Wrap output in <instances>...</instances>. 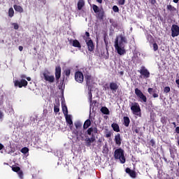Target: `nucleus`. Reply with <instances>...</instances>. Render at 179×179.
<instances>
[{"mask_svg":"<svg viewBox=\"0 0 179 179\" xmlns=\"http://www.w3.org/2000/svg\"><path fill=\"white\" fill-rule=\"evenodd\" d=\"M152 96H153L155 99H156V98L159 97V94H156V93H154V94H152Z\"/></svg>","mask_w":179,"mask_h":179,"instance_id":"obj_45","label":"nucleus"},{"mask_svg":"<svg viewBox=\"0 0 179 179\" xmlns=\"http://www.w3.org/2000/svg\"><path fill=\"white\" fill-rule=\"evenodd\" d=\"M101 17H103V13H101Z\"/></svg>","mask_w":179,"mask_h":179,"instance_id":"obj_57","label":"nucleus"},{"mask_svg":"<svg viewBox=\"0 0 179 179\" xmlns=\"http://www.w3.org/2000/svg\"><path fill=\"white\" fill-rule=\"evenodd\" d=\"M15 86H18V87H25L27 85V81L24 79H22L20 81L19 80H15L14 81Z\"/></svg>","mask_w":179,"mask_h":179,"instance_id":"obj_10","label":"nucleus"},{"mask_svg":"<svg viewBox=\"0 0 179 179\" xmlns=\"http://www.w3.org/2000/svg\"><path fill=\"white\" fill-rule=\"evenodd\" d=\"M94 141H96V138H94V136L87 138L86 143H87V146H90V145H92V143H93V142H94Z\"/></svg>","mask_w":179,"mask_h":179,"instance_id":"obj_19","label":"nucleus"},{"mask_svg":"<svg viewBox=\"0 0 179 179\" xmlns=\"http://www.w3.org/2000/svg\"><path fill=\"white\" fill-rule=\"evenodd\" d=\"M121 135L120 134H117V135L115 136V142L117 146L121 145Z\"/></svg>","mask_w":179,"mask_h":179,"instance_id":"obj_15","label":"nucleus"},{"mask_svg":"<svg viewBox=\"0 0 179 179\" xmlns=\"http://www.w3.org/2000/svg\"><path fill=\"white\" fill-rule=\"evenodd\" d=\"M85 80L87 82V86H90V85L93 83V78H92V76H85Z\"/></svg>","mask_w":179,"mask_h":179,"instance_id":"obj_17","label":"nucleus"},{"mask_svg":"<svg viewBox=\"0 0 179 179\" xmlns=\"http://www.w3.org/2000/svg\"><path fill=\"white\" fill-rule=\"evenodd\" d=\"M150 3H152V5H155V3H156V0H149Z\"/></svg>","mask_w":179,"mask_h":179,"instance_id":"obj_44","label":"nucleus"},{"mask_svg":"<svg viewBox=\"0 0 179 179\" xmlns=\"http://www.w3.org/2000/svg\"><path fill=\"white\" fill-rule=\"evenodd\" d=\"M64 117H65L66 121L67 124H69L70 128H72V127L73 126V122L72 121V116L71 115H66Z\"/></svg>","mask_w":179,"mask_h":179,"instance_id":"obj_11","label":"nucleus"},{"mask_svg":"<svg viewBox=\"0 0 179 179\" xmlns=\"http://www.w3.org/2000/svg\"><path fill=\"white\" fill-rule=\"evenodd\" d=\"M13 15H15V10H13V8H10L8 10V16L10 17H13Z\"/></svg>","mask_w":179,"mask_h":179,"instance_id":"obj_28","label":"nucleus"},{"mask_svg":"<svg viewBox=\"0 0 179 179\" xmlns=\"http://www.w3.org/2000/svg\"><path fill=\"white\" fill-rule=\"evenodd\" d=\"M114 157L115 159L120 160L122 164L125 163V155H124V150L121 148L116 149L114 152Z\"/></svg>","mask_w":179,"mask_h":179,"instance_id":"obj_2","label":"nucleus"},{"mask_svg":"<svg viewBox=\"0 0 179 179\" xmlns=\"http://www.w3.org/2000/svg\"><path fill=\"white\" fill-rule=\"evenodd\" d=\"M126 173L127 174H129L130 177H131V178H136V172H135V171H132L131 170V169L127 168L126 169Z\"/></svg>","mask_w":179,"mask_h":179,"instance_id":"obj_13","label":"nucleus"},{"mask_svg":"<svg viewBox=\"0 0 179 179\" xmlns=\"http://www.w3.org/2000/svg\"><path fill=\"white\" fill-rule=\"evenodd\" d=\"M129 122H131L129 117H124V124L126 127H129Z\"/></svg>","mask_w":179,"mask_h":179,"instance_id":"obj_27","label":"nucleus"},{"mask_svg":"<svg viewBox=\"0 0 179 179\" xmlns=\"http://www.w3.org/2000/svg\"><path fill=\"white\" fill-rule=\"evenodd\" d=\"M112 135H113V132L110 131L108 129H106V138H111Z\"/></svg>","mask_w":179,"mask_h":179,"instance_id":"obj_31","label":"nucleus"},{"mask_svg":"<svg viewBox=\"0 0 179 179\" xmlns=\"http://www.w3.org/2000/svg\"><path fill=\"white\" fill-rule=\"evenodd\" d=\"M3 149V145L0 143V150H2Z\"/></svg>","mask_w":179,"mask_h":179,"instance_id":"obj_51","label":"nucleus"},{"mask_svg":"<svg viewBox=\"0 0 179 179\" xmlns=\"http://www.w3.org/2000/svg\"><path fill=\"white\" fill-rule=\"evenodd\" d=\"M83 6H85V1L79 0L78 3V10H80L83 8Z\"/></svg>","mask_w":179,"mask_h":179,"instance_id":"obj_21","label":"nucleus"},{"mask_svg":"<svg viewBox=\"0 0 179 179\" xmlns=\"http://www.w3.org/2000/svg\"><path fill=\"white\" fill-rule=\"evenodd\" d=\"M80 126H81L80 123H79V122L75 123V127L77 129H78V128H80Z\"/></svg>","mask_w":179,"mask_h":179,"instance_id":"obj_42","label":"nucleus"},{"mask_svg":"<svg viewBox=\"0 0 179 179\" xmlns=\"http://www.w3.org/2000/svg\"><path fill=\"white\" fill-rule=\"evenodd\" d=\"M173 124L176 126V122H173Z\"/></svg>","mask_w":179,"mask_h":179,"instance_id":"obj_59","label":"nucleus"},{"mask_svg":"<svg viewBox=\"0 0 179 179\" xmlns=\"http://www.w3.org/2000/svg\"><path fill=\"white\" fill-rule=\"evenodd\" d=\"M18 50H20V51H23V47L19 46Z\"/></svg>","mask_w":179,"mask_h":179,"instance_id":"obj_50","label":"nucleus"},{"mask_svg":"<svg viewBox=\"0 0 179 179\" xmlns=\"http://www.w3.org/2000/svg\"><path fill=\"white\" fill-rule=\"evenodd\" d=\"M170 90V87H165L164 89V93H169Z\"/></svg>","mask_w":179,"mask_h":179,"instance_id":"obj_37","label":"nucleus"},{"mask_svg":"<svg viewBox=\"0 0 179 179\" xmlns=\"http://www.w3.org/2000/svg\"><path fill=\"white\" fill-rule=\"evenodd\" d=\"M54 111L55 113H59V105H55Z\"/></svg>","mask_w":179,"mask_h":179,"instance_id":"obj_34","label":"nucleus"},{"mask_svg":"<svg viewBox=\"0 0 179 179\" xmlns=\"http://www.w3.org/2000/svg\"><path fill=\"white\" fill-rule=\"evenodd\" d=\"M113 12L118 13V12H120V8H118V6H114L113 7Z\"/></svg>","mask_w":179,"mask_h":179,"instance_id":"obj_35","label":"nucleus"},{"mask_svg":"<svg viewBox=\"0 0 179 179\" xmlns=\"http://www.w3.org/2000/svg\"><path fill=\"white\" fill-rule=\"evenodd\" d=\"M55 78H56L57 80H58V79H59V78H61V67L60 66H57L55 69Z\"/></svg>","mask_w":179,"mask_h":179,"instance_id":"obj_16","label":"nucleus"},{"mask_svg":"<svg viewBox=\"0 0 179 179\" xmlns=\"http://www.w3.org/2000/svg\"><path fill=\"white\" fill-rule=\"evenodd\" d=\"M27 80L29 82H30V80H31V78L30 77H27Z\"/></svg>","mask_w":179,"mask_h":179,"instance_id":"obj_54","label":"nucleus"},{"mask_svg":"<svg viewBox=\"0 0 179 179\" xmlns=\"http://www.w3.org/2000/svg\"><path fill=\"white\" fill-rule=\"evenodd\" d=\"M17 174L20 178L23 179V171H22V170L17 172Z\"/></svg>","mask_w":179,"mask_h":179,"instance_id":"obj_36","label":"nucleus"},{"mask_svg":"<svg viewBox=\"0 0 179 179\" xmlns=\"http://www.w3.org/2000/svg\"><path fill=\"white\" fill-rule=\"evenodd\" d=\"M176 132L177 134H179V127H177L176 128Z\"/></svg>","mask_w":179,"mask_h":179,"instance_id":"obj_48","label":"nucleus"},{"mask_svg":"<svg viewBox=\"0 0 179 179\" xmlns=\"http://www.w3.org/2000/svg\"><path fill=\"white\" fill-rule=\"evenodd\" d=\"M43 76L45 80H46V82H49L50 83H52L55 79L54 76H51V73L48 71H45L43 73Z\"/></svg>","mask_w":179,"mask_h":179,"instance_id":"obj_4","label":"nucleus"},{"mask_svg":"<svg viewBox=\"0 0 179 179\" xmlns=\"http://www.w3.org/2000/svg\"><path fill=\"white\" fill-rule=\"evenodd\" d=\"M96 1L99 3H101L103 2V0H96Z\"/></svg>","mask_w":179,"mask_h":179,"instance_id":"obj_52","label":"nucleus"},{"mask_svg":"<svg viewBox=\"0 0 179 179\" xmlns=\"http://www.w3.org/2000/svg\"><path fill=\"white\" fill-rule=\"evenodd\" d=\"M178 1H179V0H173V2H174L175 3H178Z\"/></svg>","mask_w":179,"mask_h":179,"instance_id":"obj_55","label":"nucleus"},{"mask_svg":"<svg viewBox=\"0 0 179 179\" xmlns=\"http://www.w3.org/2000/svg\"><path fill=\"white\" fill-rule=\"evenodd\" d=\"M107 45H108V41H106V47H107Z\"/></svg>","mask_w":179,"mask_h":179,"instance_id":"obj_58","label":"nucleus"},{"mask_svg":"<svg viewBox=\"0 0 179 179\" xmlns=\"http://www.w3.org/2000/svg\"><path fill=\"white\" fill-rule=\"evenodd\" d=\"M92 9L95 13H99V6H97L96 5H93Z\"/></svg>","mask_w":179,"mask_h":179,"instance_id":"obj_30","label":"nucleus"},{"mask_svg":"<svg viewBox=\"0 0 179 179\" xmlns=\"http://www.w3.org/2000/svg\"><path fill=\"white\" fill-rule=\"evenodd\" d=\"M97 129L96 127H90L87 129V132L88 135H92V136H94L96 134H97Z\"/></svg>","mask_w":179,"mask_h":179,"instance_id":"obj_12","label":"nucleus"},{"mask_svg":"<svg viewBox=\"0 0 179 179\" xmlns=\"http://www.w3.org/2000/svg\"><path fill=\"white\" fill-rule=\"evenodd\" d=\"M65 75L66 76H69V75H71V70L69 69L65 70Z\"/></svg>","mask_w":179,"mask_h":179,"instance_id":"obj_38","label":"nucleus"},{"mask_svg":"<svg viewBox=\"0 0 179 179\" xmlns=\"http://www.w3.org/2000/svg\"><path fill=\"white\" fill-rule=\"evenodd\" d=\"M3 118V113L0 111V120H2Z\"/></svg>","mask_w":179,"mask_h":179,"instance_id":"obj_46","label":"nucleus"},{"mask_svg":"<svg viewBox=\"0 0 179 179\" xmlns=\"http://www.w3.org/2000/svg\"><path fill=\"white\" fill-rule=\"evenodd\" d=\"M134 132H136V134H138V133L139 132V130H138V129H136L134 130Z\"/></svg>","mask_w":179,"mask_h":179,"instance_id":"obj_53","label":"nucleus"},{"mask_svg":"<svg viewBox=\"0 0 179 179\" xmlns=\"http://www.w3.org/2000/svg\"><path fill=\"white\" fill-rule=\"evenodd\" d=\"M166 9L168 10H170V12H177V8H176V7H174L170 4L167 6Z\"/></svg>","mask_w":179,"mask_h":179,"instance_id":"obj_26","label":"nucleus"},{"mask_svg":"<svg viewBox=\"0 0 179 179\" xmlns=\"http://www.w3.org/2000/svg\"><path fill=\"white\" fill-rule=\"evenodd\" d=\"M110 90H112V92H117V90H118V85L117 84V83H110Z\"/></svg>","mask_w":179,"mask_h":179,"instance_id":"obj_14","label":"nucleus"},{"mask_svg":"<svg viewBox=\"0 0 179 179\" xmlns=\"http://www.w3.org/2000/svg\"><path fill=\"white\" fill-rule=\"evenodd\" d=\"M178 166H179V162H178Z\"/></svg>","mask_w":179,"mask_h":179,"instance_id":"obj_60","label":"nucleus"},{"mask_svg":"<svg viewBox=\"0 0 179 179\" xmlns=\"http://www.w3.org/2000/svg\"><path fill=\"white\" fill-rule=\"evenodd\" d=\"M148 93H150V94H152V93H155V91H153V88H148Z\"/></svg>","mask_w":179,"mask_h":179,"instance_id":"obj_41","label":"nucleus"},{"mask_svg":"<svg viewBox=\"0 0 179 179\" xmlns=\"http://www.w3.org/2000/svg\"><path fill=\"white\" fill-rule=\"evenodd\" d=\"M90 125H92V122L90 121V120H87L83 125L84 129H87V128H89Z\"/></svg>","mask_w":179,"mask_h":179,"instance_id":"obj_23","label":"nucleus"},{"mask_svg":"<svg viewBox=\"0 0 179 179\" xmlns=\"http://www.w3.org/2000/svg\"><path fill=\"white\" fill-rule=\"evenodd\" d=\"M135 94L137 96V97H138V99L142 100V101H143L144 103H146V101H148V98H146V96L143 94V92H142L141 90L136 88Z\"/></svg>","mask_w":179,"mask_h":179,"instance_id":"obj_6","label":"nucleus"},{"mask_svg":"<svg viewBox=\"0 0 179 179\" xmlns=\"http://www.w3.org/2000/svg\"><path fill=\"white\" fill-rule=\"evenodd\" d=\"M21 78H26V76L22 75V76H21Z\"/></svg>","mask_w":179,"mask_h":179,"instance_id":"obj_56","label":"nucleus"},{"mask_svg":"<svg viewBox=\"0 0 179 179\" xmlns=\"http://www.w3.org/2000/svg\"><path fill=\"white\" fill-rule=\"evenodd\" d=\"M86 44L88 48L89 51H93L94 50V45L93 44V41L90 38L85 39Z\"/></svg>","mask_w":179,"mask_h":179,"instance_id":"obj_9","label":"nucleus"},{"mask_svg":"<svg viewBox=\"0 0 179 179\" xmlns=\"http://www.w3.org/2000/svg\"><path fill=\"white\" fill-rule=\"evenodd\" d=\"M111 127L115 132H120V126H118V124L113 123Z\"/></svg>","mask_w":179,"mask_h":179,"instance_id":"obj_20","label":"nucleus"},{"mask_svg":"<svg viewBox=\"0 0 179 179\" xmlns=\"http://www.w3.org/2000/svg\"><path fill=\"white\" fill-rule=\"evenodd\" d=\"M152 48L154 51H157V50H159V45H157V43H153Z\"/></svg>","mask_w":179,"mask_h":179,"instance_id":"obj_33","label":"nucleus"},{"mask_svg":"<svg viewBox=\"0 0 179 179\" xmlns=\"http://www.w3.org/2000/svg\"><path fill=\"white\" fill-rule=\"evenodd\" d=\"M73 47H76L77 48H82L80 43L78 40H73L72 42Z\"/></svg>","mask_w":179,"mask_h":179,"instance_id":"obj_18","label":"nucleus"},{"mask_svg":"<svg viewBox=\"0 0 179 179\" xmlns=\"http://www.w3.org/2000/svg\"><path fill=\"white\" fill-rule=\"evenodd\" d=\"M150 143L152 144V146H155V141L151 140Z\"/></svg>","mask_w":179,"mask_h":179,"instance_id":"obj_49","label":"nucleus"},{"mask_svg":"<svg viewBox=\"0 0 179 179\" xmlns=\"http://www.w3.org/2000/svg\"><path fill=\"white\" fill-rule=\"evenodd\" d=\"M128 43L127 38L123 35H119L116 36L115 39V45L114 47L119 55H124L127 53L125 50V45Z\"/></svg>","mask_w":179,"mask_h":179,"instance_id":"obj_1","label":"nucleus"},{"mask_svg":"<svg viewBox=\"0 0 179 179\" xmlns=\"http://www.w3.org/2000/svg\"><path fill=\"white\" fill-rule=\"evenodd\" d=\"M62 111L64 116L68 115V108L66 107V106L62 103Z\"/></svg>","mask_w":179,"mask_h":179,"instance_id":"obj_25","label":"nucleus"},{"mask_svg":"<svg viewBox=\"0 0 179 179\" xmlns=\"http://www.w3.org/2000/svg\"><path fill=\"white\" fill-rule=\"evenodd\" d=\"M12 170H13V171H15V173H19L20 172V167H19V166H13L12 167Z\"/></svg>","mask_w":179,"mask_h":179,"instance_id":"obj_29","label":"nucleus"},{"mask_svg":"<svg viewBox=\"0 0 179 179\" xmlns=\"http://www.w3.org/2000/svg\"><path fill=\"white\" fill-rule=\"evenodd\" d=\"M171 36L172 37H178L179 36V27L178 25L173 24L171 27Z\"/></svg>","mask_w":179,"mask_h":179,"instance_id":"obj_8","label":"nucleus"},{"mask_svg":"<svg viewBox=\"0 0 179 179\" xmlns=\"http://www.w3.org/2000/svg\"><path fill=\"white\" fill-rule=\"evenodd\" d=\"M119 5H124L125 0H117Z\"/></svg>","mask_w":179,"mask_h":179,"instance_id":"obj_39","label":"nucleus"},{"mask_svg":"<svg viewBox=\"0 0 179 179\" xmlns=\"http://www.w3.org/2000/svg\"><path fill=\"white\" fill-rule=\"evenodd\" d=\"M90 96H89V100H90V104H92V93L90 92Z\"/></svg>","mask_w":179,"mask_h":179,"instance_id":"obj_43","label":"nucleus"},{"mask_svg":"<svg viewBox=\"0 0 179 179\" xmlns=\"http://www.w3.org/2000/svg\"><path fill=\"white\" fill-rule=\"evenodd\" d=\"M13 26H14L15 30H17V29H19V24H17V23H13Z\"/></svg>","mask_w":179,"mask_h":179,"instance_id":"obj_40","label":"nucleus"},{"mask_svg":"<svg viewBox=\"0 0 179 179\" xmlns=\"http://www.w3.org/2000/svg\"><path fill=\"white\" fill-rule=\"evenodd\" d=\"M85 77L83 76V73L80 71H78L75 74V80L78 82V83H83V80Z\"/></svg>","mask_w":179,"mask_h":179,"instance_id":"obj_7","label":"nucleus"},{"mask_svg":"<svg viewBox=\"0 0 179 179\" xmlns=\"http://www.w3.org/2000/svg\"><path fill=\"white\" fill-rule=\"evenodd\" d=\"M101 111L103 114H105L106 115H108V114H110V110L106 106H103L101 108Z\"/></svg>","mask_w":179,"mask_h":179,"instance_id":"obj_22","label":"nucleus"},{"mask_svg":"<svg viewBox=\"0 0 179 179\" xmlns=\"http://www.w3.org/2000/svg\"><path fill=\"white\" fill-rule=\"evenodd\" d=\"M139 73H141V77L144 78V79H148V78H150V72L147 70L146 67L142 66L141 69L138 71Z\"/></svg>","mask_w":179,"mask_h":179,"instance_id":"obj_5","label":"nucleus"},{"mask_svg":"<svg viewBox=\"0 0 179 179\" xmlns=\"http://www.w3.org/2000/svg\"><path fill=\"white\" fill-rule=\"evenodd\" d=\"M85 36L87 37V38H89V37H90V34H89V32H85Z\"/></svg>","mask_w":179,"mask_h":179,"instance_id":"obj_47","label":"nucleus"},{"mask_svg":"<svg viewBox=\"0 0 179 179\" xmlns=\"http://www.w3.org/2000/svg\"><path fill=\"white\" fill-rule=\"evenodd\" d=\"M14 9L16 10V12H19L20 13H23V8H22L20 6L15 5Z\"/></svg>","mask_w":179,"mask_h":179,"instance_id":"obj_24","label":"nucleus"},{"mask_svg":"<svg viewBox=\"0 0 179 179\" xmlns=\"http://www.w3.org/2000/svg\"><path fill=\"white\" fill-rule=\"evenodd\" d=\"M21 152L24 154L26 155V153H29V148L24 147L22 148Z\"/></svg>","mask_w":179,"mask_h":179,"instance_id":"obj_32","label":"nucleus"},{"mask_svg":"<svg viewBox=\"0 0 179 179\" xmlns=\"http://www.w3.org/2000/svg\"><path fill=\"white\" fill-rule=\"evenodd\" d=\"M131 110L134 115H137L138 117H142V113H141V106H139V103H132L131 106Z\"/></svg>","mask_w":179,"mask_h":179,"instance_id":"obj_3","label":"nucleus"}]
</instances>
